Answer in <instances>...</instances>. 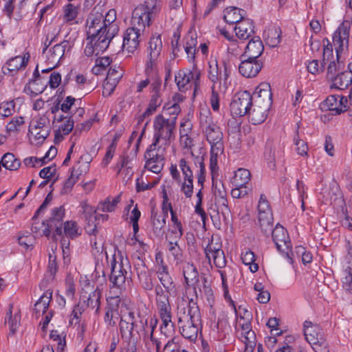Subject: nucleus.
Here are the masks:
<instances>
[{
  "label": "nucleus",
  "instance_id": "obj_1",
  "mask_svg": "<svg viewBox=\"0 0 352 352\" xmlns=\"http://www.w3.org/2000/svg\"><path fill=\"white\" fill-rule=\"evenodd\" d=\"M116 17L114 9H110L105 16L95 10L91 13L87 25L88 41L84 50L87 56H98L108 48L120 30Z\"/></svg>",
  "mask_w": 352,
  "mask_h": 352
},
{
  "label": "nucleus",
  "instance_id": "obj_2",
  "mask_svg": "<svg viewBox=\"0 0 352 352\" xmlns=\"http://www.w3.org/2000/svg\"><path fill=\"white\" fill-rule=\"evenodd\" d=\"M131 269L130 262L127 257L118 254L115 255L111 263V273L109 280L111 283L110 292L115 296L109 297L108 309L104 316L105 323L109 326H114L121 316V306L119 295L125 287L128 272Z\"/></svg>",
  "mask_w": 352,
  "mask_h": 352
},
{
  "label": "nucleus",
  "instance_id": "obj_3",
  "mask_svg": "<svg viewBox=\"0 0 352 352\" xmlns=\"http://www.w3.org/2000/svg\"><path fill=\"white\" fill-rule=\"evenodd\" d=\"M176 314L182 336L190 341L196 340L201 329L199 307L195 303L182 298L177 301Z\"/></svg>",
  "mask_w": 352,
  "mask_h": 352
},
{
  "label": "nucleus",
  "instance_id": "obj_4",
  "mask_svg": "<svg viewBox=\"0 0 352 352\" xmlns=\"http://www.w3.org/2000/svg\"><path fill=\"white\" fill-rule=\"evenodd\" d=\"M203 133L210 145V170L212 177L218 175L219 160L223 153V134L221 128L211 117L206 116L200 121Z\"/></svg>",
  "mask_w": 352,
  "mask_h": 352
},
{
  "label": "nucleus",
  "instance_id": "obj_5",
  "mask_svg": "<svg viewBox=\"0 0 352 352\" xmlns=\"http://www.w3.org/2000/svg\"><path fill=\"white\" fill-rule=\"evenodd\" d=\"M176 124L164 116H157L153 120V146L168 148L175 138Z\"/></svg>",
  "mask_w": 352,
  "mask_h": 352
},
{
  "label": "nucleus",
  "instance_id": "obj_6",
  "mask_svg": "<svg viewBox=\"0 0 352 352\" xmlns=\"http://www.w3.org/2000/svg\"><path fill=\"white\" fill-rule=\"evenodd\" d=\"M161 4L158 0H146L144 3L135 8L132 14L131 26L144 31L152 20L160 12Z\"/></svg>",
  "mask_w": 352,
  "mask_h": 352
},
{
  "label": "nucleus",
  "instance_id": "obj_7",
  "mask_svg": "<svg viewBox=\"0 0 352 352\" xmlns=\"http://www.w3.org/2000/svg\"><path fill=\"white\" fill-rule=\"evenodd\" d=\"M55 36L48 41V38L45 42L46 47L43 50V54L45 58L47 65H52L51 68H55L60 61L65 56L70 55L71 50L74 47V41L69 38L64 40L60 43L56 44L53 47L48 48V45L54 40Z\"/></svg>",
  "mask_w": 352,
  "mask_h": 352
},
{
  "label": "nucleus",
  "instance_id": "obj_8",
  "mask_svg": "<svg viewBox=\"0 0 352 352\" xmlns=\"http://www.w3.org/2000/svg\"><path fill=\"white\" fill-rule=\"evenodd\" d=\"M304 335L315 352H329L324 331L317 324L311 322H304Z\"/></svg>",
  "mask_w": 352,
  "mask_h": 352
},
{
  "label": "nucleus",
  "instance_id": "obj_9",
  "mask_svg": "<svg viewBox=\"0 0 352 352\" xmlns=\"http://www.w3.org/2000/svg\"><path fill=\"white\" fill-rule=\"evenodd\" d=\"M166 148L151 144L146 149L144 158L146 160L144 168L146 171L159 174L163 169L165 161Z\"/></svg>",
  "mask_w": 352,
  "mask_h": 352
},
{
  "label": "nucleus",
  "instance_id": "obj_10",
  "mask_svg": "<svg viewBox=\"0 0 352 352\" xmlns=\"http://www.w3.org/2000/svg\"><path fill=\"white\" fill-rule=\"evenodd\" d=\"M50 120L46 114L34 117L29 125L30 138H33L36 144L42 143L50 135Z\"/></svg>",
  "mask_w": 352,
  "mask_h": 352
},
{
  "label": "nucleus",
  "instance_id": "obj_11",
  "mask_svg": "<svg viewBox=\"0 0 352 352\" xmlns=\"http://www.w3.org/2000/svg\"><path fill=\"white\" fill-rule=\"evenodd\" d=\"M351 26L349 21H344L333 33V45L338 58H342L348 50Z\"/></svg>",
  "mask_w": 352,
  "mask_h": 352
},
{
  "label": "nucleus",
  "instance_id": "obj_12",
  "mask_svg": "<svg viewBox=\"0 0 352 352\" xmlns=\"http://www.w3.org/2000/svg\"><path fill=\"white\" fill-rule=\"evenodd\" d=\"M52 298V292L47 290L36 301L34 305V314L36 318L42 317V321L40 324L42 325L43 330H45L50 322L53 313L49 310V305Z\"/></svg>",
  "mask_w": 352,
  "mask_h": 352
},
{
  "label": "nucleus",
  "instance_id": "obj_13",
  "mask_svg": "<svg viewBox=\"0 0 352 352\" xmlns=\"http://www.w3.org/2000/svg\"><path fill=\"white\" fill-rule=\"evenodd\" d=\"M199 71L193 67L192 70H179L175 76V80L180 91H186L193 85L194 94H195L199 83Z\"/></svg>",
  "mask_w": 352,
  "mask_h": 352
},
{
  "label": "nucleus",
  "instance_id": "obj_14",
  "mask_svg": "<svg viewBox=\"0 0 352 352\" xmlns=\"http://www.w3.org/2000/svg\"><path fill=\"white\" fill-rule=\"evenodd\" d=\"M252 96L248 91L236 94L230 104V112L233 116H243L248 115L252 104Z\"/></svg>",
  "mask_w": 352,
  "mask_h": 352
},
{
  "label": "nucleus",
  "instance_id": "obj_15",
  "mask_svg": "<svg viewBox=\"0 0 352 352\" xmlns=\"http://www.w3.org/2000/svg\"><path fill=\"white\" fill-rule=\"evenodd\" d=\"M323 63L327 65V77L333 80L337 74L343 69L342 58H336L333 54V47L330 43L324 46L323 48Z\"/></svg>",
  "mask_w": 352,
  "mask_h": 352
},
{
  "label": "nucleus",
  "instance_id": "obj_16",
  "mask_svg": "<svg viewBox=\"0 0 352 352\" xmlns=\"http://www.w3.org/2000/svg\"><path fill=\"white\" fill-rule=\"evenodd\" d=\"M162 50V42L160 35L151 38L147 48V60L146 63L145 72L148 73L154 70L159 61Z\"/></svg>",
  "mask_w": 352,
  "mask_h": 352
},
{
  "label": "nucleus",
  "instance_id": "obj_17",
  "mask_svg": "<svg viewBox=\"0 0 352 352\" xmlns=\"http://www.w3.org/2000/svg\"><path fill=\"white\" fill-rule=\"evenodd\" d=\"M272 239L278 251L285 253L287 257L292 262L289 256L292 244L287 231L280 225H276L272 231Z\"/></svg>",
  "mask_w": 352,
  "mask_h": 352
},
{
  "label": "nucleus",
  "instance_id": "obj_18",
  "mask_svg": "<svg viewBox=\"0 0 352 352\" xmlns=\"http://www.w3.org/2000/svg\"><path fill=\"white\" fill-rule=\"evenodd\" d=\"M347 255L342 263V287L352 294V245L349 241L346 244Z\"/></svg>",
  "mask_w": 352,
  "mask_h": 352
},
{
  "label": "nucleus",
  "instance_id": "obj_19",
  "mask_svg": "<svg viewBox=\"0 0 352 352\" xmlns=\"http://www.w3.org/2000/svg\"><path fill=\"white\" fill-rule=\"evenodd\" d=\"M143 32V31H139L138 29L133 26L128 28L123 38V50L128 52H133L137 50L140 41L142 39Z\"/></svg>",
  "mask_w": 352,
  "mask_h": 352
},
{
  "label": "nucleus",
  "instance_id": "obj_20",
  "mask_svg": "<svg viewBox=\"0 0 352 352\" xmlns=\"http://www.w3.org/2000/svg\"><path fill=\"white\" fill-rule=\"evenodd\" d=\"M322 105L335 114H340L349 109L347 98L338 95L329 96Z\"/></svg>",
  "mask_w": 352,
  "mask_h": 352
},
{
  "label": "nucleus",
  "instance_id": "obj_21",
  "mask_svg": "<svg viewBox=\"0 0 352 352\" xmlns=\"http://www.w3.org/2000/svg\"><path fill=\"white\" fill-rule=\"evenodd\" d=\"M161 80H154L151 85V100L148 108L143 113V116H148L153 113L157 108L162 104L161 98Z\"/></svg>",
  "mask_w": 352,
  "mask_h": 352
},
{
  "label": "nucleus",
  "instance_id": "obj_22",
  "mask_svg": "<svg viewBox=\"0 0 352 352\" xmlns=\"http://www.w3.org/2000/svg\"><path fill=\"white\" fill-rule=\"evenodd\" d=\"M29 58V53H25L23 56H16L9 59L2 67L3 74H12V73L24 69L28 63Z\"/></svg>",
  "mask_w": 352,
  "mask_h": 352
},
{
  "label": "nucleus",
  "instance_id": "obj_23",
  "mask_svg": "<svg viewBox=\"0 0 352 352\" xmlns=\"http://www.w3.org/2000/svg\"><path fill=\"white\" fill-rule=\"evenodd\" d=\"M120 328L122 334L132 335L135 325V314L123 304L121 305Z\"/></svg>",
  "mask_w": 352,
  "mask_h": 352
},
{
  "label": "nucleus",
  "instance_id": "obj_24",
  "mask_svg": "<svg viewBox=\"0 0 352 352\" xmlns=\"http://www.w3.org/2000/svg\"><path fill=\"white\" fill-rule=\"evenodd\" d=\"M252 100L257 104H265L269 107L272 104V94L269 83H261L255 89Z\"/></svg>",
  "mask_w": 352,
  "mask_h": 352
},
{
  "label": "nucleus",
  "instance_id": "obj_25",
  "mask_svg": "<svg viewBox=\"0 0 352 352\" xmlns=\"http://www.w3.org/2000/svg\"><path fill=\"white\" fill-rule=\"evenodd\" d=\"M263 67V64L258 60L244 59L241 61L239 71L241 75L247 78L256 76Z\"/></svg>",
  "mask_w": 352,
  "mask_h": 352
},
{
  "label": "nucleus",
  "instance_id": "obj_26",
  "mask_svg": "<svg viewBox=\"0 0 352 352\" xmlns=\"http://www.w3.org/2000/svg\"><path fill=\"white\" fill-rule=\"evenodd\" d=\"M82 233V229L74 221H67L63 223V230L62 226H56L55 234L60 236H65L70 239H74L79 236Z\"/></svg>",
  "mask_w": 352,
  "mask_h": 352
},
{
  "label": "nucleus",
  "instance_id": "obj_27",
  "mask_svg": "<svg viewBox=\"0 0 352 352\" xmlns=\"http://www.w3.org/2000/svg\"><path fill=\"white\" fill-rule=\"evenodd\" d=\"M270 107L265 104H257L256 102L253 101L248 113L252 124H258L263 122L267 118Z\"/></svg>",
  "mask_w": 352,
  "mask_h": 352
},
{
  "label": "nucleus",
  "instance_id": "obj_28",
  "mask_svg": "<svg viewBox=\"0 0 352 352\" xmlns=\"http://www.w3.org/2000/svg\"><path fill=\"white\" fill-rule=\"evenodd\" d=\"M263 50L264 46L261 38L258 36H254L245 45V51L243 56L250 58V60H257L263 52Z\"/></svg>",
  "mask_w": 352,
  "mask_h": 352
},
{
  "label": "nucleus",
  "instance_id": "obj_29",
  "mask_svg": "<svg viewBox=\"0 0 352 352\" xmlns=\"http://www.w3.org/2000/svg\"><path fill=\"white\" fill-rule=\"evenodd\" d=\"M234 32L236 37L243 41L249 39L254 34V26L250 19H245L236 25Z\"/></svg>",
  "mask_w": 352,
  "mask_h": 352
},
{
  "label": "nucleus",
  "instance_id": "obj_30",
  "mask_svg": "<svg viewBox=\"0 0 352 352\" xmlns=\"http://www.w3.org/2000/svg\"><path fill=\"white\" fill-rule=\"evenodd\" d=\"M21 313L18 308H14L13 304H10L5 317V323L9 327L10 333L14 334L20 326Z\"/></svg>",
  "mask_w": 352,
  "mask_h": 352
},
{
  "label": "nucleus",
  "instance_id": "obj_31",
  "mask_svg": "<svg viewBox=\"0 0 352 352\" xmlns=\"http://www.w3.org/2000/svg\"><path fill=\"white\" fill-rule=\"evenodd\" d=\"M183 275L186 285L196 289L199 282V273L195 266L189 262L184 263Z\"/></svg>",
  "mask_w": 352,
  "mask_h": 352
},
{
  "label": "nucleus",
  "instance_id": "obj_32",
  "mask_svg": "<svg viewBox=\"0 0 352 352\" xmlns=\"http://www.w3.org/2000/svg\"><path fill=\"white\" fill-rule=\"evenodd\" d=\"M160 180V177H156L151 179L147 171L143 170L141 176L136 179V190L137 192H142L150 190L155 186Z\"/></svg>",
  "mask_w": 352,
  "mask_h": 352
},
{
  "label": "nucleus",
  "instance_id": "obj_33",
  "mask_svg": "<svg viewBox=\"0 0 352 352\" xmlns=\"http://www.w3.org/2000/svg\"><path fill=\"white\" fill-rule=\"evenodd\" d=\"M197 44V34L194 32H189L184 37V47L190 62H193L195 60Z\"/></svg>",
  "mask_w": 352,
  "mask_h": 352
},
{
  "label": "nucleus",
  "instance_id": "obj_34",
  "mask_svg": "<svg viewBox=\"0 0 352 352\" xmlns=\"http://www.w3.org/2000/svg\"><path fill=\"white\" fill-rule=\"evenodd\" d=\"M166 214H158L155 211L151 212L152 230L156 236H162L166 223Z\"/></svg>",
  "mask_w": 352,
  "mask_h": 352
},
{
  "label": "nucleus",
  "instance_id": "obj_35",
  "mask_svg": "<svg viewBox=\"0 0 352 352\" xmlns=\"http://www.w3.org/2000/svg\"><path fill=\"white\" fill-rule=\"evenodd\" d=\"M245 12L244 10L239 9L236 7H230L224 10L223 18L226 23L230 24H238L242 21L244 18Z\"/></svg>",
  "mask_w": 352,
  "mask_h": 352
},
{
  "label": "nucleus",
  "instance_id": "obj_36",
  "mask_svg": "<svg viewBox=\"0 0 352 352\" xmlns=\"http://www.w3.org/2000/svg\"><path fill=\"white\" fill-rule=\"evenodd\" d=\"M85 283V287L87 289H89L91 292L89 293L87 300H84L82 304H84L85 307H91V309L96 308V311H98L100 306V299L101 295L100 291L98 288L93 290L94 287L92 285H91V283L87 280Z\"/></svg>",
  "mask_w": 352,
  "mask_h": 352
},
{
  "label": "nucleus",
  "instance_id": "obj_37",
  "mask_svg": "<svg viewBox=\"0 0 352 352\" xmlns=\"http://www.w3.org/2000/svg\"><path fill=\"white\" fill-rule=\"evenodd\" d=\"M155 325H151L149 331L146 332L143 337L144 346L148 352H159L160 342L154 337Z\"/></svg>",
  "mask_w": 352,
  "mask_h": 352
},
{
  "label": "nucleus",
  "instance_id": "obj_38",
  "mask_svg": "<svg viewBox=\"0 0 352 352\" xmlns=\"http://www.w3.org/2000/svg\"><path fill=\"white\" fill-rule=\"evenodd\" d=\"M281 30L278 27L272 26L265 30L263 37L270 47H275L280 42Z\"/></svg>",
  "mask_w": 352,
  "mask_h": 352
},
{
  "label": "nucleus",
  "instance_id": "obj_39",
  "mask_svg": "<svg viewBox=\"0 0 352 352\" xmlns=\"http://www.w3.org/2000/svg\"><path fill=\"white\" fill-rule=\"evenodd\" d=\"M140 141V139L138 142ZM138 149V142L135 144L133 148H128L125 151L122 156L120 157V160L118 162L116 166H131L133 167V162L136 159L137 152Z\"/></svg>",
  "mask_w": 352,
  "mask_h": 352
},
{
  "label": "nucleus",
  "instance_id": "obj_40",
  "mask_svg": "<svg viewBox=\"0 0 352 352\" xmlns=\"http://www.w3.org/2000/svg\"><path fill=\"white\" fill-rule=\"evenodd\" d=\"M157 275L160 283L168 292L174 289V283L168 272L167 266L159 267L157 270Z\"/></svg>",
  "mask_w": 352,
  "mask_h": 352
},
{
  "label": "nucleus",
  "instance_id": "obj_41",
  "mask_svg": "<svg viewBox=\"0 0 352 352\" xmlns=\"http://www.w3.org/2000/svg\"><path fill=\"white\" fill-rule=\"evenodd\" d=\"M60 122L58 131L60 135H68L74 129V121L71 117L56 115L54 118V122Z\"/></svg>",
  "mask_w": 352,
  "mask_h": 352
},
{
  "label": "nucleus",
  "instance_id": "obj_42",
  "mask_svg": "<svg viewBox=\"0 0 352 352\" xmlns=\"http://www.w3.org/2000/svg\"><path fill=\"white\" fill-rule=\"evenodd\" d=\"M250 179V172L248 169L241 168L235 171L232 184L234 187L247 186Z\"/></svg>",
  "mask_w": 352,
  "mask_h": 352
},
{
  "label": "nucleus",
  "instance_id": "obj_43",
  "mask_svg": "<svg viewBox=\"0 0 352 352\" xmlns=\"http://www.w3.org/2000/svg\"><path fill=\"white\" fill-rule=\"evenodd\" d=\"M331 81L332 87L338 89H344L352 85V76L344 71L337 74Z\"/></svg>",
  "mask_w": 352,
  "mask_h": 352
},
{
  "label": "nucleus",
  "instance_id": "obj_44",
  "mask_svg": "<svg viewBox=\"0 0 352 352\" xmlns=\"http://www.w3.org/2000/svg\"><path fill=\"white\" fill-rule=\"evenodd\" d=\"M181 112L179 104L173 103L172 104H167L164 107L163 111L158 116H164L168 120H174V123H177V116Z\"/></svg>",
  "mask_w": 352,
  "mask_h": 352
},
{
  "label": "nucleus",
  "instance_id": "obj_45",
  "mask_svg": "<svg viewBox=\"0 0 352 352\" xmlns=\"http://www.w3.org/2000/svg\"><path fill=\"white\" fill-rule=\"evenodd\" d=\"M0 164L10 170H16L21 166L20 160L10 153H7L2 157Z\"/></svg>",
  "mask_w": 352,
  "mask_h": 352
},
{
  "label": "nucleus",
  "instance_id": "obj_46",
  "mask_svg": "<svg viewBox=\"0 0 352 352\" xmlns=\"http://www.w3.org/2000/svg\"><path fill=\"white\" fill-rule=\"evenodd\" d=\"M24 124L23 116H14L6 124V131L8 133H18Z\"/></svg>",
  "mask_w": 352,
  "mask_h": 352
},
{
  "label": "nucleus",
  "instance_id": "obj_47",
  "mask_svg": "<svg viewBox=\"0 0 352 352\" xmlns=\"http://www.w3.org/2000/svg\"><path fill=\"white\" fill-rule=\"evenodd\" d=\"M78 7L72 3H68L63 8V21L65 23H72L78 16Z\"/></svg>",
  "mask_w": 352,
  "mask_h": 352
},
{
  "label": "nucleus",
  "instance_id": "obj_48",
  "mask_svg": "<svg viewBox=\"0 0 352 352\" xmlns=\"http://www.w3.org/2000/svg\"><path fill=\"white\" fill-rule=\"evenodd\" d=\"M168 241V250L170 254L174 257L176 263L181 262L182 260V251L179 246V240L166 239Z\"/></svg>",
  "mask_w": 352,
  "mask_h": 352
},
{
  "label": "nucleus",
  "instance_id": "obj_49",
  "mask_svg": "<svg viewBox=\"0 0 352 352\" xmlns=\"http://www.w3.org/2000/svg\"><path fill=\"white\" fill-rule=\"evenodd\" d=\"M15 112V102L14 100L0 102V120L12 116Z\"/></svg>",
  "mask_w": 352,
  "mask_h": 352
},
{
  "label": "nucleus",
  "instance_id": "obj_50",
  "mask_svg": "<svg viewBox=\"0 0 352 352\" xmlns=\"http://www.w3.org/2000/svg\"><path fill=\"white\" fill-rule=\"evenodd\" d=\"M192 115L188 113L184 117L179 124V136H184L186 135H192V123L191 118Z\"/></svg>",
  "mask_w": 352,
  "mask_h": 352
},
{
  "label": "nucleus",
  "instance_id": "obj_51",
  "mask_svg": "<svg viewBox=\"0 0 352 352\" xmlns=\"http://www.w3.org/2000/svg\"><path fill=\"white\" fill-rule=\"evenodd\" d=\"M65 214V210L63 206L55 207L51 211V216L49 218V223L52 227L54 225L56 227L57 223L63 221Z\"/></svg>",
  "mask_w": 352,
  "mask_h": 352
},
{
  "label": "nucleus",
  "instance_id": "obj_52",
  "mask_svg": "<svg viewBox=\"0 0 352 352\" xmlns=\"http://www.w3.org/2000/svg\"><path fill=\"white\" fill-rule=\"evenodd\" d=\"M241 259L243 263L250 266L252 272H256L258 270V264L255 263V256L253 252L247 250L241 254Z\"/></svg>",
  "mask_w": 352,
  "mask_h": 352
},
{
  "label": "nucleus",
  "instance_id": "obj_53",
  "mask_svg": "<svg viewBox=\"0 0 352 352\" xmlns=\"http://www.w3.org/2000/svg\"><path fill=\"white\" fill-rule=\"evenodd\" d=\"M242 342L244 344L243 352H253L256 346V335L254 332L241 335Z\"/></svg>",
  "mask_w": 352,
  "mask_h": 352
},
{
  "label": "nucleus",
  "instance_id": "obj_54",
  "mask_svg": "<svg viewBox=\"0 0 352 352\" xmlns=\"http://www.w3.org/2000/svg\"><path fill=\"white\" fill-rule=\"evenodd\" d=\"M147 75V78L145 80H141L137 85V91L142 92L144 88L150 85V91L151 92V85L154 80H160L158 75L153 71H150Z\"/></svg>",
  "mask_w": 352,
  "mask_h": 352
},
{
  "label": "nucleus",
  "instance_id": "obj_55",
  "mask_svg": "<svg viewBox=\"0 0 352 352\" xmlns=\"http://www.w3.org/2000/svg\"><path fill=\"white\" fill-rule=\"evenodd\" d=\"M259 226L265 234H270L272 231L273 215H263L258 217Z\"/></svg>",
  "mask_w": 352,
  "mask_h": 352
},
{
  "label": "nucleus",
  "instance_id": "obj_56",
  "mask_svg": "<svg viewBox=\"0 0 352 352\" xmlns=\"http://www.w3.org/2000/svg\"><path fill=\"white\" fill-rule=\"evenodd\" d=\"M245 43L243 41H239L237 38L231 39L228 44V52L230 54L237 56L240 54L245 49Z\"/></svg>",
  "mask_w": 352,
  "mask_h": 352
},
{
  "label": "nucleus",
  "instance_id": "obj_57",
  "mask_svg": "<svg viewBox=\"0 0 352 352\" xmlns=\"http://www.w3.org/2000/svg\"><path fill=\"white\" fill-rule=\"evenodd\" d=\"M208 78L212 82V86H216L220 88V82H219V69L218 65L216 60L210 62Z\"/></svg>",
  "mask_w": 352,
  "mask_h": 352
},
{
  "label": "nucleus",
  "instance_id": "obj_58",
  "mask_svg": "<svg viewBox=\"0 0 352 352\" xmlns=\"http://www.w3.org/2000/svg\"><path fill=\"white\" fill-rule=\"evenodd\" d=\"M80 175L78 171L75 170L74 167L71 172V175L69 177L65 182L64 186L62 190L63 193H68L71 191L74 185L77 182L79 179V175Z\"/></svg>",
  "mask_w": 352,
  "mask_h": 352
},
{
  "label": "nucleus",
  "instance_id": "obj_59",
  "mask_svg": "<svg viewBox=\"0 0 352 352\" xmlns=\"http://www.w3.org/2000/svg\"><path fill=\"white\" fill-rule=\"evenodd\" d=\"M272 214L268 201L264 195H261L258 204V217Z\"/></svg>",
  "mask_w": 352,
  "mask_h": 352
},
{
  "label": "nucleus",
  "instance_id": "obj_60",
  "mask_svg": "<svg viewBox=\"0 0 352 352\" xmlns=\"http://www.w3.org/2000/svg\"><path fill=\"white\" fill-rule=\"evenodd\" d=\"M169 234L166 236V239L179 240L183 234V226L182 223L170 224L168 230Z\"/></svg>",
  "mask_w": 352,
  "mask_h": 352
},
{
  "label": "nucleus",
  "instance_id": "obj_61",
  "mask_svg": "<svg viewBox=\"0 0 352 352\" xmlns=\"http://www.w3.org/2000/svg\"><path fill=\"white\" fill-rule=\"evenodd\" d=\"M210 262L212 259L214 265L219 269H221L226 265V259L223 251H218L216 254H210L206 256Z\"/></svg>",
  "mask_w": 352,
  "mask_h": 352
},
{
  "label": "nucleus",
  "instance_id": "obj_62",
  "mask_svg": "<svg viewBox=\"0 0 352 352\" xmlns=\"http://www.w3.org/2000/svg\"><path fill=\"white\" fill-rule=\"evenodd\" d=\"M307 69L309 73L314 75H318L324 71L323 60L321 63L318 60L309 61L307 65Z\"/></svg>",
  "mask_w": 352,
  "mask_h": 352
},
{
  "label": "nucleus",
  "instance_id": "obj_63",
  "mask_svg": "<svg viewBox=\"0 0 352 352\" xmlns=\"http://www.w3.org/2000/svg\"><path fill=\"white\" fill-rule=\"evenodd\" d=\"M180 190L185 195L186 198H190L193 194V179H184L181 181Z\"/></svg>",
  "mask_w": 352,
  "mask_h": 352
},
{
  "label": "nucleus",
  "instance_id": "obj_64",
  "mask_svg": "<svg viewBox=\"0 0 352 352\" xmlns=\"http://www.w3.org/2000/svg\"><path fill=\"white\" fill-rule=\"evenodd\" d=\"M124 74L123 69L118 66L116 65L113 67H111L107 72V75L106 77V79H108L109 80H113L117 82H119L120 80Z\"/></svg>",
  "mask_w": 352,
  "mask_h": 352
}]
</instances>
